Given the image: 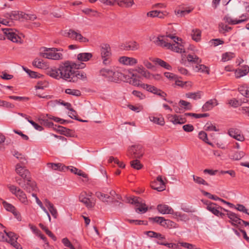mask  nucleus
I'll return each mask as SVG.
<instances>
[{
    "mask_svg": "<svg viewBox=\"0 0 249 249\" xmlns=\"http://www.w3.org/2000/svg\"><path fill=\"white\" fill-rule=\"evenodd\" d=\"M155 43L160 47L166 48L178 53L185 52L186 43L182 39L174 35L169 34L166 36H161L156 38Z\"/></svg>",
    "mask_w": 249,
    "mask_h": 249,
    "instance_id": "nucleus-1",
    "label": "nucleus"
},
{
    "mask_svg": "<svg viewBox=\"0 0 249 249\" xmlns=\"http://www.w3.org/2000/svg\"><path fill=\"white\" fill-rule=\"evenodd\" d=\"M73 66L70 61H66L60 65L58 69L52 68L48 71V74L56 79L61 78L69 82H74Z\"/></svg>",
    "mask_w": 249,
    "mask_h": 249,
    "instance_id": "nucleus-2",
    "label": "nucleus"
},
{
    "mask_svg": "<svg viewBox=\"0 0 249 249\" xmlns=\"http://www.w3.org/2000/svg\"><path fill=\"white\" fill-rule=\"evenodd\" d=\"M125 203H130L135 205L136 212L144 213L148 210V207L146 204L142 203L141 201V198L137 197H126L125 196Z\"/></svg>",
    "mask_w": 249,
    "mask_h": 249,
    "instance_id": "nucleus-3",
    "label": "nucleus"
},
{
    "mask_svg": "<svg viewBox=\"0 0 249 249\" xmlns=\"http://www.w3.org/2000/svg\"><path fill=\"white\" fill-rule=\"evenodd\" d=\"M15 179L18 184L27 192L30 193L36 189V183L35 181L31 180L30 177L24 180H22V179L19 178H16Z\"/></svg>",
    "mask_w": 249,
    "mask_h": 249,
    "instance_id": "nucleus-4",
    "label": "nucleus"
},
{
    "mask_svg": "<svg viewBox=\"0 0 249 249\" xmlns=\"http://www.w3.org/2000/svg\"><path fill=\"white\" fill-rule=\"evenodd\" d=\"M60 51V49L55 48H47L44 49V52L41 53V55L46 58L59 60L62 59L63 54L57 52Z\"/></svg>",
    "mask_w": 249,
    "mask_h": 249,
    "instance_id": "nucleus-5",
    "label": "nucleus"
},
{
    "mask_svg": "<svg viewBox=\"0 0 249 249\" xmlns=\"http://www.w3.org/2000/svg\"><path fill=\"white\" fill-rule=\"evenodd\" d=\"M92 195V193L82 192L79 196V201L89 209L93 208L95 205V200L91 198Z\"/></svg>",
    "mask_w": 249,
    "mask_h": 249,
    "instance_id": "nucleus-6",
    "label": "nucleus"
},
{
    "mask_svg": "<svg viewBox=\"0 0 249 249\" xmlns=\"http://www.w3.org/2000/svg\"><path fill=\"white\" fill-rule=\"evenodd\" d=\"M9 189L13 194H14L18 198L22 203L26 205H28L29 201L25 193L22 190L15 185L9 186Z\"/></svg>",
    "mask_w": 249,
    "mask_h": 249,
    "instance_id": "nucleus-7",
    "label": "nucleus"
},
{
    "mask_svg": "<svg viewBox=\"0 0 249 249\" xmlns=\"http://www.w3.org/2000/svg\"><path fill=\"white\" fill-rule=\"evenodd\" d=\"M144 153L143 146L140 144L132 145L128 148V155L134 158L140 159Z\"/></svg>",
    "mask_w": 249,
    "mask_h": 249,
    "instance_id": "nucleus-8",
    "label": "nucleus"
},
{
    "mask_svg": "<svg viewBox=\"0 0 249 249\" xmlns=\"http://www.w3.org/2000/svg\"><path fill=\"white\" fill-rule=\"evenodd\" d=\"M206 209L214 215L221 218H224L226 215V214L222 213L221 211H227V210L213 202H210L207 204Z\"/></svg>",
    "mask_w": 249,
    "mask_h": 249,
    "instance_id": "nucleus-9",
    "label": "nucleus"
},
{
    "mask_svg": "<svg viewBox=\"0 0 249 249\" xmlns=\"http://www.w3.org/2000/svg\"><path fill=\"white\" fill-rule=\"evenodd\" d=\"M159 244L164 245L169 249H178L181 247L187 249H198L194 245L186 242H178L177 244L168 243L165 242L160 241L158 242Z\"/></svg>",
    "mask_w": 249,
    "mask_h": 249,
    "instance_id": "nucleus-10",
    "label": "nucleus"
},
{
    "mask_svg": "<svg viewBox=\"0 0 249 249\" xmlns=\"http://www.w3.org/2000/svg\"><path fill=\"white\" fill-rule=\"evenodd\" d=\"M95 196L99 200L102 202H107V203H111V202H113V199L115 198V196H116L118 198H119V195L116 194V192L113 190L110 191L109 195L104 194L101 192H97L95 193Z\"/></svg>",
    "mask_w": 249,
    "mask_h": 249,
    "instance_id": "nucleus-11",
    "label": "nucleus"
},
{
    "mask_svg": "<svg viewBox=\"0 0 249 249\" xmlns=\"http://www.w3.org/2000/svg\"><path fill=\"white\" fill-rule=\"evenodd\" d=\"M101 54L104 64L109 65L111 55V49L109 45L105 44L101 46Z\"/></svg>",
    "mask_w": 249,
    "mask_h": 249,
    "instance_id": "nucleus-12",
    "label": "nucleus"
},
{
    "mask_svg": "<svg viewBox=\"0 0 249 249\" xmlns=\"http://www.w3.org/2000/svg\"><path fill=\"white\" fill-rule=\"evenodd\" d=\"M4 35L7 38L13 42H21V37L16 33L17 30L12 28H2Z\"/></svg>",
    "mask_w": 249,
    "mask_h": 249,
    "instance_id": "nucleus-13",
    "label": "nucleus"
},
{
    "mask_svg": "<svg viewBox=\"0 0 249 249\" xmlns=\"http://www.w3.org/2000/svg\"><path fill=\"white\" fill-rule=\"evenodd\" d=\"M4 232L7 236V239L5 241L10 243L15 249H19L20 248V245L17 241L18 239L17 235L13 232H7L5 230L4 231Z\"/></svg>",
    "mask_w": 249,
    "mask_h": 249,
    "instance_id": "nucleus-14",
    "label": "nucleus"
},
{
    "mask_svg": "<svg viewBox=\"0 0 249 249\" xmlns=\"http://www.w3.org/2000/svg\"><path fill=\"white\" fill-rule=\"evenodd\" d=\"M151 186L153 189L159 192L162 191L166 189L165 183L160 176H158L156 180L151 183Z\"/></svg>",
    "mask_w": 249,
    "mask_h": 249,
    "instance_id": "nucleus-15",
    "label": "nucleus"
},
{
    "mask_svg": "<svg viewBox=\"0 0 249 249\" xmlns=\"http://www.w3.org/2000/svg\"><path fill=\"white\" fill-rule=\"evenodd\" d=\"M15 171L17 174L21 177L22 180L30 177V173L28 170L25 168V165H21L20 163H17L16 165Z\"/></svg>",
    "mask_w": 249,
    "mask_h": 249,
    "instance_id": "nucleus-16",
    "label": "nucleus"
},
{
    "mask_svg": "<svg viewBox=\"0 0 249 249\" xmlns=\"http://www.w3.org/2000/svg\"><path fill=\"white\" fill-rule=\"evenodd\" d=\"M227 213L226 214L228 217L230 219V222L233 225H241L242 223L244 224L245 221L242 220L239 218L237 214L236 213L228 211H226Z\"/></svg>",
    "mask_w": 249,
    "mask_h": 249,
    "instance_id": "nucleus-17",
    "label": "nucleus"
},
{
    "mask_svg": "<svg viewBox=\"0 0 249 249\" xmlns=\"http://www.w3.org/2000/svg\"><path fill=\"white\" fill-rule=\"evenodd\" d=\"M229 135L237 141L243 142L245 140V137L241 134V131L236 128H231L228 131Z\"/></svg>",
    "mask_w": 249,
    "mask_h": 249,
    "instance_id": "nucleus-18",
    "label": "nucleus"
},
{
    "mask_svg": "<svg viewBox=\"0 0 249 249\" xmlns=\"http://www.w3.org/2000/svg\"><path fill=\"white\" fill-rule=\"evenodd\" d=\"M157 209L159 213L163 214H174V210L166 204H159L157 206Z\"/></svg>",
    "mask_w": 249,
    "mask_h": 249,
    "instance_id": "nucleus-19",
    "label": "nucleus"
},
{
    "mask_svg": "<svg viewBox=\"0 0 249 249\" xmlns=\"http://www.w3.org/2000/svg\"><path fill=\"white\" fill-rule=\"evenodd\" d=\"M4 17L14 20H18L21 18H24L23 13L19 11H12L11 13H6L5 14Z\"/></svg>",
    "mask_w": 249,
    "mask_h": 249,
    "instance_id": "nucleus-20",
    "label": "nucleus"
},
{
    "mask_svg": "<svg viewBox=\"0 0 249 249\" xmlns=\"http://www.w3.org/2000/svg\"><path fill=\"white\" fill-rule=\"evenodd\" d=\"M216 99H212L207 101L202 106V110L203 111H208L213 108V107L218 105Z\"/></svg>",
    "mask_w": 249,
    "mask_h": 249,
    "instance_id": "nucleus-21",
    "label": "nucleus"
},
{
    "mask_svg": "<svg viewBox=\"0 0 249 249\" xmlns=\"http://www.w3.org/2000/svg\"><path fill=\"white\" fill-rule=\"evenodd\" d=\"M137 75L133 76H129V75L125 76V82L136 87H140L143 83H141V81L137 78Z\"/></svg>",
    "mask_w": 249,
    "mask_h": 249,
    "instance_id": "nucleus-22",
    "label": "nucleus"
},
{
    "mask_svg": "<svg viewBox=\"0 0 249 249\" xmlns=\"http://www.w3.org/2000/svg\"><path fill=\"white\" fill-rule=\"evenodd\" d=\"M249 72V67L244 65L235 71V76L236 78H239L246 75Z\"/></svg>",
    "mask_w": 249,
    "mask_h": 249,
    "instance_id": "nucleus-23",
    "label": "nucleus"
},
{
    "mask_svg": "<svg viewBox=\"0 0 249 249\" xmlns=\"http://www.w3.org/2000/svg\"><path fill=\"white\" fill-rule=\"evenodd\" d=\"M135 71L138 73L142 75L143 77L147 79H151L152 74H151L148 71L145 70V69L142 66H139L135 69Z\"/></svg>",
    "mask_w": 249,
    "mask_h": 249,
    "instance_id": "nucleus-24",
    "label": "nucleus"
},
{
    "mask_svg": "<svg viewBox=\"0 0 249 249\" xmlns=\"http://www.w3.org/2000/svg\"><path fill=\"white\" fill-rule=\"evenodd\" d=\"M139 44L135 41L129 40L125 42V51H134L139 49Z\"/></svg>",
    "mask_w": 249,
    "mask_h": 249,
    "instance_id": "nucleus-25",
    "label": "nucleus"
},
{
    "mask_svg": "<svg viewBox=\"0 0 249 249\" xmlns=\"http://www.w3.org/2000/svg\"><path fill=\"white\" fill-rule=\"evenodd\" d=\"M44 203L52 216L56 218L57 216V211L53 205L47 199L45 200Z\"/></svg>",
    "mask_w": 249,
    "mask_h": 249,
    "instance_id": "nucleus-26",
    "label": "nucleus"
},
{
    "mask_svg": "<svg viewBox=\"0 0 249 249\" xmlns=\"http://www.w3.org/2000/svg\"><path fill=\"white\" fill-rule=\"evenodd\" d=\"M92 57V54L90 53H78L77 59L80 62H87Z\"/></svg>",
    "mask_w": 249,
    "mask_h": 249,
    "instance_id": "nucleus-27",
    "label": "nucleus"
},
{
    "mask_svg": "<svg viewBox=\"0 0 249 249\" xmlns=\"http://www.w3.org/2000/svg\"><path fill=\"white\" fill-rule=\"evenodd\" d=\"M34 66L41 69H45L47 68V63L39 58H36L32 62Z\"/></svg>",
    "mask_w": 249,
    "mask_h": 249,
    "instance_id": "nucleus-28",
    "label": "nucleus"
},
{
    "mask_svg": "<svg viewBox=\"0 0 249 249\" xmlns=\"http://www.w3.org/2000/svg\"><path fill=\"white\" fill-rule=\"evenodd\" d=\"M224 20L225 21V22L228 23L229 24L235 25L246 21L247 20V19L245 18L244 19L238 20L233 19L231 17L228 16H225L224 18Z\"/></svg>",
    "mask_w": 249,
    "mask_h": 249,
    "instance_id": "nucleus-29",
    "label": "nucleus"
},
{
    "mask_svg": "<svg viewBox=\"0 0 249 249\" xmlns=\"http://www.w3.org/2000/svg\"><path fill=\"white\" fill-rule=\"evenodd\" d=\"M2 204L4 208L7 211L11 212L15 216H17L18 215V213L17 211L16 208L13 205L5 201L2 202Z\"/></svg>",
    "mask_w": 249,
    "mask_h": 249,
    "instance_id": "nucleus-30",
    "label": "nucleus"
},
{
    "mask_svg": "<svg viewBox=\"0 0 249 249\" xmlns=\"http://www.w3.org/2000/svg\"><path fill=\"white\" fill-rule=\"evenodd\" d=\"M46 116H43L42 118H39L40 123L41 125L48 127H52L53 126V123L51 122Z\"/></svg>",
    "mask_w": 249,
    "mask_h": 249,
    "instance_id": "nucleus-31",
    "label": "nucleus"
},
{
    "mask_svg": "<svg viewBox=\"0 0 249 249\" xmlns=\"http://www.w3.org/2000/svg\"><path fill=\"white\" fill-rule=\"evenodd\" d=\"M202 95V92L198 91L196 92H188L186 93L185 96L188 98L197 100L200 99Z\"/></svg>",
    "mask_w": 249,
    "mask_h": 249,
    "instance_id": "nucleus-32",
    "label": "nucleus"
},
{
    "mask_svg": "<svg viewBox=\"0 0 249 249\" xmlns=\"http://www.w3.org/2000/svg\"><path fill=\"white\" fill-rule=\"evenodd\" d=\"M14 156L19 160L20 162V164L22 165H25L27 162V160L25 158V156L21 153H19L18 152H15Z\"/></svg>",
    "mask_w": 249,
    "mask_h": 249,
    "instance_id": "nucleus-33",
    "label": "nucleus"
},
{
    "mask_svg": "<svg viewBox=\"0 0 249 249\" xmlns=\"http://www.w3.org/2000/svg\"><path fill=\"white\" fill-rule=\"evenodd\" d=\"M141 88L155 94L158 91V89L156 87L146 84H142L141 85Z\"/></svg>",
    "mask_w": 249,
    "mask_h": 249,
    "instance_id": "nucleus-34",
    "label": "nucleus"
},
{
    "mask_svg": "<svg viewBox=\"0 0 249 249\" xmlns=\"http://www.w3.org/2000/svg\"><path fill=\"white\" fill-rule=\"evenodd\" d=\"M146 235L151 238H155L159 240L164 239V237L160 233L156 232L153 231H148L146 232Z\"/></svg>",
    "mask_w": 249,
    "mask_h": 249,
    "instance_id": "nucleus-35",
    "label": "nucleus"
},
{
    "mask_svg": "<svg viewBox=\"0 0 249 249\" xmlns=\"http://www.w3.org/2000/svg\"><path fill=\"white\" fill-rule=\"evenodd\" d=\"M62 242L64 245L70 249H75V248H81L79 246L73 245L67 238H64L62 240Z\"/></svg>",
    "mask_w": 249,
    "mask_h": 249,
    "instance_id": "nucleus-36",
    "label": "nucleus"
},
{
    "mask_svg": "<svg viewBox=\"0 0 249 249\" xmlns=\"http://www.w3.org/2000/svg\"><path fill=\"white\" fill-rule=\"evenodd\" d=\"M112 80L115 82H118L119 81L121 80L122 78L124 77V74L122 72H119L118 71H113V73L112 74Z\"/></svg>",
    "mask_w": 249,
    "mask_h": 249,
    "instance_id": "nucleus-37",
    "label": "nucleus"
},
{
    "mask_svg": "<svg viewBox=\"0 0 249 249\" xmlns=\"http://www.w3.org/2000/svg\"><path fill=\"white\" fill-rule=\"evenodd\" d=\"M245 155V152L241 151L235 152L233 154L231 155L230 158L234 160H241Z\"/></svg>",
    "mask_w": 249,
    "mask_h": 249,
    "instance_id": "nucleus-38",
    "label": "nucleus"
},
{
    "mask_svg": "<svg viewBox=\"0 0 249 249\" xmlns=\"http://www.w3.org/2000/svg\"><path fill=\"white\" fill-rule=\"evenodd\" d=\"M57 131L60 132L61 134L64 135L66 136H71V130L66 128L62 126H58L57 129H56Z\"/></svg>",
    "mask_w": 249,
    "mask_h": 249,
    "instance_id": "nucleus-39",
    "label": "nucleus"
},
{
    "mask_svg": "<svg viewBox=\"0 0 249 249\" xmlns=\"http://www.w3.org/2000/svg\"><path fill=\"white\" fill-rule=\"evenodd\" d=\"M154 62L167 70H170L172 68L171 66L169 64L160 59L156 58L155 59Z\"/></svg>",
    "mask_w": 249,
    "mask_h": 249,
    "instance_id": "nucleus-40",
    "label": "nucleus"
},
{
    "mask_svg": "<svg viewBox=\"0 0 249 249\" xmlns=\"http://www.w3.org/2000/svg\"><path fill=\"white\" fill-rule=\"evenodd\" d=\"M192 39L197 42L200 40L201 32L198 29H193L191 34Z\"/></svg>",
    "mask_w": 249,
    "mask_h": 249,
    "instance_id": "nucleus-41",
    "label": "nucleus"
},
{
    "mask_svg": "<svg viewBox=\"0 0 249 249\" xmlns=\"http://www.w3.org/2000/svg\"><path fill=\"white\" fill-rule=\"evenodd\" d=\"M138 63L137 59L131 57L125 56V66H134Z\"/></svg>",
    "mask_w": 249,
    "mask_h": 249,
    "instance_id": "nucleus-42",
    "label": "nucleus"
},
{
    "mask_svg": "<svg viewBox=\"0 0 249 249\" xmlns=\"http://www.w3.org/2000/svg\"><path fill=\"white\" fill-rule=\"evenodd\" d=\"M73 77L75 78V81L73 82H77L78 79L83 80H86L87 79L86 74L84 72H78L76 73L74 71H73Z\"/></svg>",
    "mask_w": 249,
    "mask_h": 249,
    "instance_id": "nucleus-43",
    "label": "nucleus"
},
{
    "mask_svg": "<svg viewBox=\"0 0 249 249\" xmlns=\"http://www.w3.org/2000/svg\"><path fill=\"white\" fill-rule=\"evenodd\" d=\"M149 220L154 222L159 223L163 227L166 219L163 217L156 216L155 217H149Z\"/></svg>",
    "mask_w": 249,
    "mask_h": 249,
    "instance_id": "nucleus-44",
    "label": "nucleus"
},
{
    "mask_svg": "<svg viewBox=\"0 0 249 249\" xmlns=\"http://www.w3.org/2000/svg\"><path fill=\"white\" fill-rule=\"evenodd\" d=\"M150 120L154 123L160 125H163L165 123L163 117H151Z\"/></svg>",
    "mask_w": 249,
    "mask_h": 249,
    "instance_id": "nucleus-45",
    "label": "nucleus"
},
{
    "mask_svg": "<svg viewBox=\"0 0 249 249\" xmlns=\"http://www.w3.org/2000/svg\"><path fill=\"white\" fill-rule=\"evenodd\" d=\"M189 62L199 64L201 62V60L196 55H193L191 54L188 55L187 57Z\"/></svg>",
    "mask_w": 249,
    "mask_h": 249,
    "instance_id": "nucleus-46",
    "label": "nucleus"
},
{
    "mask_svg": "<svg viewBox=\"0 0 249 249\" xmlns=\"http://www.w3.org/2000/svg\"><path fill=\"white\" fill-rule=\"evenodd\" d=\"M239 91L242 95L249 98V87L241 86L239 88Z\"/></svg>",
    "mask_w": 249,
    "mask_h": 249,
    "instance_id": "nucleus-47",
    "label": "nucleus"
},
{
    "mask_svg": "<svg viewBox=\"0 0 249 249\" xmlns=\"http://www.w3.org/2000/svg\"><path fill=\"white\" fill-rule=\"evenodd\" d=\"M131 166L137 170H140L142 167V165L137 159L134 160L130 162Z\"/></svg>",
    "mask_w": 249,
    "mask_h": 249,
    "instance_id": "nucleus-48",
    "label": "nucleus"
},
{
    "mask_svg": "<svg viewBox=\"0 0 249 249\" xmlns=\"http://www.w3.org/2000/svg\"><path fill=\"white\" fill-rule=\"evenodd\" d=\"M235 57V54L233 53L227 52L223 53L222 56V60L223 61L225 62L230 60L231 59Z\"/></svg>",
    "mask_w": 249,
    "mask_h": 249,
    "instance_id": "nucleus-49",
    "label": "nucleus"
},
{
    "mask_svg": "<svg viewBox=\"0 0 249 249\" xmlns=\"http://www.w3.org/2000/svg\"><path fill=\"white\" fill-rule=\"evenodd\" d=\"M23 69L24 71L29 75V76L32 78H36L37 77H39V74H38L36 72L32 71L31 70L23 67Z\"/></svg>",
    "mask_w": 249,
    "mask_h": 249,
    "instance_id": "nucleus-50",
    "label": "nucleus"
},
{
    "mask_svg": "<svg viewBox=\"0 0 249 249\" xmlns=\"http://www.w3.org/2000/svg\"><path fill=\"white\" fill-rule=\"evenodd\" d=\"M196 69L198 72H206L207 74L209 73V68L204 65L199 64L196 66Z\"/></svg>",
    "mask_w": 249,
    "mask_h": 249,
    "instance_id": "nucleus-51",
    "label": "nucleus"
},
{
    "mask_svg": "<svg viewBox=\"0 0 249 249\" xmlns=\"http://www.w3.org/2000/svg\"><path fill=\"white\" fill-rule=\"evenodd\" d=\"M65 93L68 94L72 95L75 96H79L81 95V92L78 89H68L65 90Z\"/></svg>",
    "mask_w": 249,
    "mask_h": 249,
    "instance_id": "nucleus-52",
    "label": "nucleus"
},
{
    "mask_svg": "<svg viewBox=\"0 0 249 249\" xmlns=\"http://www.w3.org/2000/svg\"><path fill=\"white\" fill-rule=\"evenodd\" d=\"M193 178L194 181L197 184L208 185V184L207 183V182L200 177L193 175Z\"/></svg>",
    "mask_w": 249,
    "mask_h": 249,
    "instance_id": "nucleus-53",
    "label": "nucleus"
},
{
    "mask_svg": "<svg viewBox=\"0 0 249 249\" xmlns=\"http://www.w3.org/2000/svg\"><path fill=\"white\" fill-rule=\"evenodd\" d=\"M119 198H118L116 196L115 199H113V202H111L112 206L114 207H122L123 206V203L119 201L121 199V196L119 195Z\"/></svg>",
    "mask_w": 249,
    "mask_h": 249,
    "instance_id": "nucleus-54",
    "label": "nucleus"
},
{
    "mask_svg": "<svg viewBox=\"0 0 249 249\" xmlns=\"http://www.w3.org/2000/svg\"><path fill=\"white\" fill-rule=\"evenodd\" d=\"M168 119L174 124H178V116L177 115H168Z\"/></svg>",
    "mask_w": 249,
    "mask_h": 249,
    "instance_id": "nucleus-55",
    "label": "nucleus"
},
{
    "mask_svg": "<svg viewBox=\"0 0 249 249\" xmlns=\"http://www.w3.org/2000/svg\"><path fill=\"white\" fill-rule=\"evenodd\" d=\"M127 221L130 224H134L136 225H147V222L143 220L127 219Z\"/></svg>",
    "mask_w": 249,
    "mask_h": 249,
    "instance_id": "nucleus-56",
    "label": "nucleus"
},
{
    "mask_svg": "<svg viewBox=\"0 0 249 249\" xmlns=\"http://www.w3.org/2000/svg\"><path fill=\"white\" fill-rule=\"evenodd\" d=\"M132 94L140 100H143L145 98V95L142 92L134 90L132 92Z\"/></svg>",
    "mask_w": 249,
    "mask_h": 249,
    "instance_id": "nucleus-57",
    "label": "nucleus"
},
{
    "mask_svg": "<svg viewBox=\"0 0 249 249\" xmlns=\"http://www.w3.org/2000/svg\"><path fill=\"white\" fill-rule=\"evenodd\" d=\"M112 161H114L115 163H116L119 167L122 168H124V164L123 162L120 161L118 159H115L113 157H110L108 159V162H112Z\"/></svg>",
    "mask_w": 249,
    "mask_h": 249,
    "instance_id": "nucleus-58",
    "label": "nucleus"
},
{
    "mask_svg": "<svg viewBox=\"0 0 249 249\" xmlns=\"http://www.w3.org/2000/svg\"><path fill=\"white\" fill-rule=\"evenodd\" d=\"M201 193H202V194L204 196H207V197H208L210 199H212L214 200H218V199H219V197H218V196H216L213 195L211 194L210 193L206 192L204 190H201Z\"/></svg>",
    "mask_w": 249,
    "mask_h": 249,
    "instance_id": "nucleus-59",
    "label": "nucleus"
},
{
    "mask_svg": "<svg viewBox=\"0 0 249 249\" xmlns=\"http://www.w3.org/2000/svg\"><path fill=\"white\" fill-rule=\"evenodd\" d=\"M179 104L181 106L184 107L185 109L189 110L191 109L192 108V105H191V104L189 102H188L184 100H180Z\"/></svg>",
    "mask_w": 249,
    "mask_h": 249,
    "instance_id": "nucleus-60",
    "label": "nucleus"
},
{
    "mask_svg": "<svg viewBox=\"0 0 249 249\" xmlns=\"http://www.w3.org/2000/svg\"><path fill=\"white\" fill-rule=\"evenodd\" d=\"M101 74L105 76H111L113 73V71L107 69H103L100 71Z\"/></svg>",
    "mask_w": 249,
    "mask_h": 249,
    "instance_id": "nucleus-61",
    "label": "nucleus"
},
{
    "mask_svg": "<svg viewBox=\"0 0 249 249\" xmlns=\"http://www.w3.org/2000/svg\"><path fill=\"white\" fill-rule=\"evenodd\" d=\"M164 227L168 228H172L176 227V223L168 219H166L164 222Z\"/></svg>",
    "mask_w": 249,
    "mask_h": 249,
    "instance_id": "nucleus-62",
    "label": "nucleus"
},
{
    "mask_svg": "<svg viewBox=\"0 0 249 249\" xmlns=\"http://www.w3.org/2000/svg\"><path fill=\"white\" fill-rule=\"evenodd\" d=\"M75 40H79L81 42L86 43L89 41V39L83 37L82 35L77 32Z\"/></svg>",
    "mask_w": 249,
    "mask_h": 249,
    "instance_id": "nucleus-63",
    "label": "nucleus"
},
{
    "mask_svg": "<svg viewBox=\"0 0 249 249\" xmlns=\"http://www.w3.org/2000/svg\"><path fill=\"white\" fill-rule=\"evenodd\" d=\"M198 137L200 139L202 140L204 142L208 143V139L207 137V133L204 131H200L198 134Z\"/></svg>",
    "mask_w": 249,
    "mask_h": 249,
    "instance_id": "nucleus-64",
    "label": "nucleus"
}]
</instances>
